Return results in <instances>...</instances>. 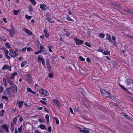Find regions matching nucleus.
<instances>
[{
  "label": "nucleus",
  "mask_w": 133,
  "mask_h": 133,
  "mask_svg": "<svg viewBox=\"0 0 133 133\" xmlns=\"http://www.w3.org/2000/svg\"><path fill=\"white\" fill-rule=\"evenodd\" d=\"M83 129L81 128H79V131L83 133H92L93 131L88 128H86L85 127L83 126Z\"/></svg>",
  "instance_id": "f257e3e1"
},
{
  "label": "nucleus",
  "mask_w": 133,
  "mask_h": 133,
  "mask_svg": "<svg viewBox=\"0 0 133 133\" xmlns=\"http://www.w3.org/2000/svg\"><path fill=\"white\" fill-rule=\"evenodd\" d=\"M25 77L26 78V81L29 83H31L32 81V76L29 74H26L25 75Z\"/></svg>",
  "instance_id": "f03ea898"
},
{
  "label": "nucleus",
  "mask_w": 133,
  "mask_h": 133,
  "mask_svg": "<svg viewBox=\"0 0 133 133\" xmlns=\"http://www.w3.org/2000/svg\"><path fill=\"white\" fill-rule=\"evenodd\" d=\"M39 91L40 94L43 95L47 96L49 94L48 92L45 89H40Z\"/></svg>",
  "instance_id": "7ed1b4c3"
},
{
  "label": "nucleus",
  "mask_w": 133,
  "mask_h": 133,
  "mask_svg": "<svg viewBox=\"0 0 133 133\" xmlns=\"http://www.w3.org/2000/svg\"><path fill=\"white\" fill-rule=\"evenodd\" d=\"M100 91L101 93L105 97H108L110 96L111 94L105 90L102 89L100 90Z\"/></svg>",
  "instance_id": "20e7f679"
},
{
  "label": "nucleus",
  "mask_w": 133,
  "mask_h": 133,
  "mask_svg": "<svg viewBox=\"0 0 133 133\" xmlns=\"http://www.w3.org/2000/svg\"><path fill=\"white\" fill-rule=\"evenodd\" d=\"M10 53L9 54V55L13 57H15L16 56V53L15 51L12 49H10Z\"/></svg>",
  "instance_id": "39448f33"
},
{
  "label": "nucleus",
  "mask_w": 133,
  "mask_h": 133,
  "mask_svg": "<svg viewBox=\"0 0 133 133\" xmlns=\"http://www.w3.org/2000/svg\"><path fill=\"white\" fill-rule=\"evenodd\" d=\"M5 77L8 82L11 85V86L12 88H13L14 86H16V85L14 84V82L12 81H11L10 79L9 78V77H7L6 76Z\"/></svg>",
  "instance_id": "423d86ee"
},
{
  "label": "nucleus",
  "mask_w": 133,
  "mask_h": 133,
  "mask_svg": "<svg viewBox=\"0 0 133 133\" xmlns=\"http://www.w3.org/2000/svg\"><path fill=\"white\" fill-rule=\"evenodd\" d=\"M9 31V32L10 35L11 37H12L16 33V31L14 27H12V29H10Z\"/></svg>",
  "instance_id": "0eeeda50"
},
{
  "label": "nucleus",
  "mask_w": 133,
  "mask_h": 133,
  "mask_svg": "<svg viewBox=\"0 0 133 133\" xmlns=\"http://www.w3.org/2000/svg\"><path fill=\"white\" fill-rule=\"evenodd\" d=\"M2 127L7 132H9V125L4 124L2 125Z\"/></svg>",
  "instance_id": "6e6552de"
},
{
  "label": "nucleus",
  "mask_w": 133,
  "mask_h": 133,
  "mask_svg": "<svg viewBox=\"0 0 133 133\" xmlns=\"http://www.w3.org/2000/svg\"><path fill=\"white\" fill-rule=\"evenodd\" d=\"M53 102L59 108L61 107V104L59 103L57 100L53 99Z\"/></svg>",
  "instance_id": "1a4fd4ad"
},
{
  "label": "nucleus",
  "mask_w": 133,
  "mask_h": 133,
  "mask_svg": "<svg viewBox=\"0 0 133 133\" xmlns=\"http://www.w3.org/2000/svg\"><path fill=\"white\" fill-rule=\"evenodd\" d=\"M75 41L76 44L77 45L81 44L82 43H83V42L82 40H80L78 39H75Z\"/></svg>",
  "instance_id": "9d476101"
},
{
  "label": "nucleus",
  "mask_w": 133,
  "mask_h": 133,
  "mask_svg": "<svg viewBox=\"0 0 133 133\" xmlns=\"http://www.w3.org/2000/svg\"><path fill=\"white\" fill-rule=\"evenodd\" d=\"M132 80L129 79H127L125 81V83L128 85L130 84L131 83V82H132Z\"/></svg>",
  "instance_id": "9b49d317"
},
{
  "label": "nucleus",
  "mask_w": 133,
  "mask_h": 133,
  "mask_svg": "<svg viewBox=\"0 0 133 133\" xmlns=\"http://www.w3.org/2000/svg\"><path fill=\"white\" fill-rule=\"evenodd\" d=\"M46 6V5L44 4H41L40 5L41 8L44 11H45L46 10V9L45 8Z\"/></svg>",
  "instance_id": "f8f14e48"
},
{
  "label": "nucleus",
  "mask_w": 133,
  "mask_h": 133,
  "mask_svg": "<svg viewBox=\"0 0 133 133\" xmlns=\"http://www.w3.org/2000/svg\"><path fill=\"white\" fill-rule=\"evenodd\" d=\"M106 38H107V39L111 43L112 42V41L111 39V36L109 34H107Z\"/></svg>",
  "instance_id": "ddd939ff"
},
{
  "label": "nucleus",
  "mask_w": 133,
  "mask_h": 133,
  "mask_svg": "<svg viewBox=\"0 0 133 133\" xmlns=\"http://www.w3.org/2000/svg\"><path fill=\"white\" fill-rule=\"evenodd\" d=\"M24 31L28 35H31L32 34V32L27 29H24Z\"/></svg>",
  "instance_id": "4468645a"
},
{
  "label": "nucleus",
  "mask_w": 133,
  "mask_h": 133,
  "mask_svg": "<svg viewBox=\"0 0 133 133\" xmlns=\"http://www.w3.org/2000/svg\"><path fill=\"white\" fill-rule=\"evenodd\" d=\"M110 95V96L109 97H110L112 99L115 101L117 102V101L118 100V99H116V98L113 95L111 94Z\"/></svg>",
  "instance_id": "2eb2a0df"
},
{
  "label": "nucleus",
  "mask_w": 133,
  "mask_h": 133,
  "mask_svg": "<svg viewBox=\"0 0 133 133\" xmlns=\"http://www.w3.org/2000/svg\"><path fill=\"white\" fill-rule=\"evenodd\" d=\"M9 68V66L7 64L4 65L2 67V69L3 70L5 69L7 70Z\"/></svg>",
  "instance_id": "dca6fc26"
},
{
  "label": "nucleus",
  "mask_w": 133,
  "mask_h": 133,
  "mask_svg": "<svg viewBox=\"0 0 133 133\" xmlns=\"http://www.w3.org/2000/svg\"><path fill=\"white\" fill-rule=\"evenodd\" d=\"M6 90L4 91V95H9L10 94V92L9 90L8 89H6Z\"/></svg>",
  "instance_id": "f3484780"
},
{
  "label": "nucleus",
  "mask_w": 133,
  "mask_h": 133,
  "mask_svg": "<svg viewBox=\"0 0 133 133\" xmlns=\"http://www.w3.org/2000/svg\"><path fill=\"white\" fill-rule=\"evenodd\" d=\"M43 32L45 34L46 37L47 38H48L49 35V34L48 33L47 31L46 30H44Z\"/></svg>",
  "instance_id": "a211bd4d"
},
{
  "label": "nucleus",
  "mask_w": 133,
  "mask_h": 133,
  "mask_svg": "<svg viewBox=\"0 0 133 133\" xmlns=\"http://www.w3.org/2000/svg\"><path fill=\"white\" fill-rule=\"evenodd\" d=\"M103 54L106 55L108 54L109 55H110V52L108 50H105Z\"/></svg>",
  "instance_id": "6ab92c4d"
},
{
  "label": "nucleus",
  "mask_w": 133,
  "mask_h": 133,
  "mask_svg": "<svg viewBox=\"0 0 133 133\" xmlns=\"http://www.w3.org/2000/svg\"><path fill=\"white\" fill-rule=\"evenodd\" d=\"M23 101H20L19 102L18 104V107L19 108H21L22 107V105L23 103Z\"/></svg>",
  "instance_id": "aec40b11"
},
{
  "label": "nucleus",
  "mask_w": 133,
  "mask_h": 133,
  "mask_svg": "<svg viewBox=\"0 0 133 133\" xmlns=\"http://www.w3.org/2000/svg\"><path fill=\"white\" fill-rule=\"evenodd\" d=\"M14 126L12 122H11L10 130L11 132H12L14 131Z\"/></svg>",
  "instance_id": "412c9836"
},
{
  "label": "nucleus",
  "mask_w": 133,
  "mask_h": 133,
  "mask_svg": "<svg viewBox=\"0 0 133 133\" xmlns=\"http://www.w3.org/2000/svg\"><path fill=\"white\" fill-rule=\"evenodd\" d=\"M27 64V62L26 61H24L23 62H22L21 63V66L22 67H23Z\"/></svg>",
  "instance_id": "4be33fe9"
},
{
  "label": "nucleus",
  "mask_w": 133,
  "mask_h": 133,
  "mask_svg": "<svg viewBox=\"0 0 133 133\" xmlns=\"http://www.w3.org/2000/svg\"><path fill=\"white\" fill-rule=\"evenodd\" d=\"M40 51L41 52H42L43 51H44L45 50V48H44V46H41L40 47Z\"/></svg>",
  "instance_id": "5701e85b"
},
{
  "label": "nucleus",
  "mask_w": 133,
  "mask_h": 133,
  "mask_svg": "<svg viewBox=\"0 0 133 133\" xmlns=\"http://www.w3.org/2000/svg\"><path fill=\"white\" fill-rule=\"evenodd\" d=\"M39 127L40 128L42 129L45 130L46 129V127L45 125L43 124L40 125H39Z\"/></svg>",
  "instance_id": "b1692460"
},
{
  "label": "nucleus",
  "mask_w": 133,
  "mask_h": 133,
  "mask_svg": "<svg viewBox=\"0 0 133 133\" xmlns=\"http://www.w3.org/2000/svg\"><path fill=\"white\" fill-rule=\"evenodd\" d=\"M33 9L31 5H29V11L30 12L33 11Z\"/></svg>",
  "instance_id": "393cba45"
},
{
  "label": "nucleus",
  "mask_w": 133,
  "mask_h": 133,
  "mask_svg": "<svg viewBox=\"0 0 133 133\" xmlns=\"http://www.w3.org/2000/svg\"><path fill=\"white\" fill-rule=\"evenodd\" d=\"M105 36V34L103 33H100L98 35L99 37L101 38H104Z\"/></svg>",
  "instance_id": "a878e982"
},
{
  "label": "nucleus",
  "mask_w": 133,
  "mask_h": 133,
  "mask_svg": "<svg viewBox=\"0 0 133 133\" xmlns=\"http://www.w3.org/2000/svg\"><path fill=\"white\" fill-rule=\"evenodd\" d=\"M5 45L6 47L8 48H11V47L10 46V45L9 43L7 42H5Z\"/></svg>",
  "instance_id": "bb28decb"
},
{
  "label": "nucleus",
  "mask_w": 133,
  "mask_h": 133,
  "mask_svg": "<svg viewBox=\"0 0 133 133\" xmlns=\"http://www.w3.org/2000/svg\"><path fill=\"white\" fill-rule=\"evenodd\" d=\"M46 64L47 65V66L48 68L49 67H50V68H51V67L50 66L49 59H46Z\"/></svg>",
  "instance_id": "cd10ccee"
},
{
  "label": "nucleus",
  "mask_w": 133,
  "mask_h": 133,
  "mask_svg": "<svg viewBox=\"0 0 133 133\" xmlns=\"http://www.w3.org/2000/svg\"><path fill=\"white\" fill-rule=\"evenodd\" d=\"M41 56L40 55H39L38 56V60L39 61H42L44 60V59L42 57H41Z\"/></svg>",
  "instance_id": "c85d7f7f"
},
{
  "label": "nucleus",
  "mask_w": 133,
  "mask_h": 133,
  "mask_svg": "<svg viewBox=\"0 0 133 133\" xmlns=\"http://www.w3.org/2000/svg\"><path fill=\"white\" fill-rule=\"evenodd\" d=\"M4 110H2L1 111H0V115L1 117L3 116L4 114Z\"/></svg>",
  "instance_id": "c756f323"
},
{
  "label": "nucleus",
  "mask_w": 133,
  "mask_h": 133,
  "mask_svg": "<svg viewBox=\"0 0 133 133\" xmlns=\"http://www.w3.org/2000/svg\"><path fill=\"white\" fill-rule=\"evenodd\" d=\"M17 121V117H14L13 120V122L14 123V124L15 125L16 124Z\"/></svg>",
  "instance_id": "7c9ffc66"
},
{
  "label": "nucleus",
  "mask_w": 133,
  "mask_h": 133,
  "mask_svg": "<svg viewBox=\"0 0 133 133\" xmlns=\"http://www.w3.org/2000/svg\"><path fill=\"white\" fill-rule=\"evenodd\" d=\"M30 1L31 2L33 6H35V5L36 4V2L35 0H31Z\"/></svg>",
  "instance_id": "2f4dec72"
},
{
  "label": "nucleus",
  "mask_w": 133,
  "mask_h": 133,
  "mask_svg": "<svg viewBox=\"0 0 133 133\" xmlns=\"http://www.w3.org/2000/svg\"><path fill=\"white\" fill-rule=\"evenodd\" d=\"M25 18L28 19H31L32 16H28L26 15H25Z\"/></svg>",
  "instance_id": "473e14b6"
},
{
  "label": "nucleus",
  "mask_w": 133,
  "mask_h": 133,
  "mask_svg": "<svg viewBox=\"0 0 133 133\" xmlns=\"http://www.w3.org/2000/svg\"><path fill=\"white\" fill-rule=\"evenodd\" d=\"M45 118L46 119L47 122H49V116L48 115L46 114L45 116Z\"/></svg>",
  "instance_id": "72a5a7b5"
},
{
  "label": "nucleus",
  "mask_w": 133,
  "mask_h": 133,
  "mask_svg": "<svg viewBox=\"0 0 133 133\" xmlns=\"http://www.w3.org/2000/svg\"><path fill=\"white\" fill-rule=\"evenodd\" d=\"M14 90L13 91V92L14 93H16L17 91V88L16 86H14Z\"/></svg>",
  "instance_id": "f704fd0d"
},
{
  "label": "nucleus",
  "mask_w": 133,
  "mask_h": 133,
  "mask_svg": "<svg viewBox=\"0 0 133 133\" xmlns=\"http://www.w3.org/2000/svg\"><path fill=\"white\" fill-rule=\"evenodd\" d=\"M2 98L3 99H6L7 101H8L9 100V99L8 97L6 96H2Z\"/></svg>",
  "instance_id": "c9c22d12"
},
{
  "label": "nucleus",
  "mask_w": 133,
  "mask_h": 133,
  "mask_svg": "<svg viewBox=\"0 0 133 133\" xmlns=\"http://www.w3.org/2000/svg\"><path fill=\"white\" fill-rule=\"evenodd\" d=\"M128 12L133 15V9H128Z\"/></svg>",
  "instance_id": "e433bc0d"
},
{
  "label": "nucleus",
  "mask_w": 133,
  "mask_h": 133,
  "mask_svg": "<svg viewBox=\"0 0 133 133\" xmlns=\"http://www.w3.org/2000/svg\"><path fill=\"white\" fill-rule=\"evenodd\" d=\"M79 59L81 61H83L85 60V59L82 56H80L79 57Z\"/></svg>",
  "instance_id": "4c0bfd02"
},
{
  "label": "nucleus",
  "mask_w": 133,
  "mask_h": 133,
  "mask_svg": "<svg viewBox=\"0 0 133 133\" xmlns=\"http://www.w3.org/2000/svg\"><path fill=\"white\" fill-rule=\"evenodd\" d=\"M22 125H21L20 127L18 128V131L19 132H21L22 131Z\"/></svg>",
  "instance_id": "58836bf2"
},
{
  "label": "nucleus",
  "mask_w": 133,
  "mask_h": 133,
  "mask_svg": "<svg viewBox=\"0 0 133 133\" xmlns=\"http://www.w3.org/2000/svg\"><path fill=\"white\" fill-rule=\"evenodd\" d=\"M46 19H47L49 22L50 23H53L54 22V21H51V18H46Z\"/></svg>",
  "instance_id": "ea45409f"
},
{
  "label": "nucleus",
  "mask_w": 133,
  "mask_h": 133,
  "mask_svg": "<svg viewBox=\"0 0 133 133\" xmlns=\"http://www.w3.org/2000/svg\"><path fill=\"white\" fill-rule=\"evenodd\" d=\"M54 119L56 121V123L58 125L59 124V121L57 118L56 117H55Z\"/></svg>",
  "instance_id": "a19ab883"
},
{
  "label": "nucleus",
  "mask_w": 133,
  "mask_h": 133,
  "mask_svg": "<svg viewBox=\"0 0 133 133\" xmlns=\"http://www.w3.org/2000/svg\"><path fill=\"white\" fill-rule=\"evenodd\" d=\"M112 65L115 68L117 67L116 65V62L114 61L112 63Z\"/></svg>",
  "instance_id": "79ce46f5"
},
{
  "label": "nucleus",
  "mask_w": 133,
  "mask_h": 133,
  "mask_svg": "<svg viewBox=\"0 0 133 133\" xmlns=\"http://www.w3.org/2000/svg\"><path fill=\"white\" fill-rule=\"evenodd\" d=\"M39 101L42 103L43 105H47V103L46 102H44V101L42 100H40Z\"/></svg>",
  "instance_id": "37998d69"
},
{
  "label": "nucleus",
  "mask_w": 133,
  "mask_h": 133,
  "mask_svg": "<svg viewBox=\"0 0 133 133\" xmlns=\"http://www.w3.org/2000/svg\"><path fill=\"white\" fill-rule=\"evenodd\" d=\"M92 81L94 83H95L96 82V79L95 77H92Z\"/></svg>",
  "instance_id": "c03bdc74"
},
{
  "label": "nucleus",
  "mask_w": 133,
  "mask_h": 133,
  "mask_svg": "<svg viewBox=\"0 0 133 133\" xmlns=\"http://www.w3.org/2000/svg\"><path fill=\"white\" fill-rule=\"evenodd\" d=\"M4 52L5 54V55H8V51L6 49H5V50H4Z\"/></svg>",
  "instance_id": "a18cd8bd"
},
{
  "label": "nucleus",
  "mask_w": 133,
  "mask_h": 133,
  "mask_svg": "<svg viewBox=\"0 0 133 133\" xmlns=\"http://www.w3.org/2000/svg\"><path fill=\"white\" fill-rule=\"evenodd\" d=\"M85 45H86L88 46L89 47H90L91 46V45L89 43L87 42H85Z\"/></svg>",
  "instance_id": "49530a36"
},
{
  "label": "nucleus",
  "mask_w": 133,
  "mask_h": 133,
  "mask_svg": "<svg viewBox=\"0 0 133 133\" xmlns=\"http://www.w3.org/2000/svg\"><path fill=\"white\" fill-rule=\"evenodd\" d=\"M48 76L50 78H52L54 76L53 74L50 73L49 74Z\"/></svg>",
  "instance_id": "de8ad7c7"
},
{
  "label": "nucleus",
  "mask_w": 133,
  "mask_h": 133,
  "mask_svg": "<svg viewBox=\"0 0 133 133\" xmlns=\"http://www.w3.org/2000/svg\"><path fill=\"white\" fill-rule=\"evenodd\" d=\"M4 88L2 86L0 87V93H2L3 92Z\"/></svg>",
  "instance_id": "09e8293b"
},
{
  "label": "nucleus",
  "mask_w": 133,
  "mask_h": 133,
  "mask_svg": "<svg viewBox=\"0 0 133 133\" xmlns=\"http://www.w3.org/2000/svg\"><path fill=\"white\" fill-rule=\"evenodd\" d=\"M66 18L67 20L69 21H72V19L70 18L69 17V16H68L66 17Z\"/></svg>",
  "instance_id": "8fccbe9b"
},
{
  "label": "nucleus",
  "mask_w": 133,
  "mask_h": 133,
  "mask_svg": "<svg viewBox=\"0 0 133 133\" xmlns=\"http://www.w3.org/2000/svg\"><path fill=\"white\" fill-rule=\"evenodd\" d=\"M14 15H17L18 14V12L16 10H15L14 11Z\"/></svg>",
  "instance_id": "3c124183"
},
{
  "label": "nucleus",
  "mask_w": 133,
  "mask_h": 133,
  "mask_svg": "<svg viewBox=\"0 0 133 133\" xmlns=\"http://www.w3.org/2000/svg\"><path fill=\"white\" fill-rule=\"evenodd\" d=\"M87 61L88 63H90L91 62V61L89 57H87Z\"/></svg>",
  "instance_id": "603ef678"
},
{
  "label": "nucleus",
  "mask_w": 133,
  "mask_h": 133,
  "mask_svg": "<svg viewBox=\"0 0 133 133\" xmlns=\"http://www.w3.org/2000/svg\"><path fill=\"white\" fill-rule=\"evenodd\" d=\"M124 116L125 118H127L128 119H129V117H131L130 116H128L126 114H124Z\"/></svg>",
  "instance_id": "864d4df0"
},
{
  "label": "nucleus",
  "mask_w": 133,
  "mask_h": 133,
  "mask_svg": "<svg viewBox=\"0 0 133 133\" xmlns=\"http://www.w3.org/2000/svg\"><path fill=\"white\" fill-rule=\"evenodd\" d=\"M27 91L28 92H31V89L29 88H28L27 89Z\"/></svg>",
  "instance_id": "5fc2aeb1"
},
{
  "label": "nucleus",
  "mask_w": 133,
  "mask_h": 133,
  "mask_svg": "<svg viewBox=\"0 0 133 133\" xmlns=\"http://www.w3.org/2000/svg\"><path fill=\"white\" fill-rule=\"evenodd\" d=\"M37 47H39L40 46H41V45L40 43L38 41L37 43Z\"/></svg>",
  "instance_id": "6e6d98bb"
},
{
  "label": "nucleus",
  "mask_w": 133,
  "mask_h": 133,
  "mask_svg": "<svg viewBox=\"0 0 133 133\" xmlns=\"http://www.w3.org/2000/svg\"><path fill=\"white\" fill-rule=\"evenodd\" d=\"M119 85L123 89L125 90H126V89L123 85H121V84H119Z\"/></svg>",
  "instance_id": "4d7b16f0"
},
{
  "label": "nucleus",
  "mask_w": 133,
  "mask_h": 133,
  "mask_svg": "<svg viewBox=\"0 0 133 133\" xmlns=\"http://www.w3.org/2000/svg\"><path fill=\"white\" fill-rule=\"evenodd\" d=\"M69 110L70 111V112L71 113L73 114H74V113H73V111L72 109V108L71 107H70L69 108Z\"/></svg>",
  "instance_id": "13d9d810"
},
{
  "label": "nucleus",
  "mask_w": 133,
  "mask_h": 133,
  "mask_svg": "<svg viewBox=\"0 0 133 133\" xmlns=\"http://www.w3.org/2000/svg\"><path fill=\"white\" fill-rule=\"evenodd\" d=\"M99 51V52H102L103 53L104 52V50L103 49H102L101 48H100L99 50H98Z\"/></svg>",
  "instance_id": "bf43d9fd"
},
{
  "label": "nucleus",
  "mask_w": 133,
  "mask_h": 133,
  "mask_svg": "<svg viewBox=\"0 0 133 133\" xmlns=\"http://www.w3.org/2000/svg\"><path fill=\"white\" fill-rule=\"evenodd\" d=\"M48 130L49 132H51V126H49L48 128Z\"/></svg>",
  "instance_id": "052dcab7"
},
{
  "label": "nucleus",
  "mask_w": 133,
  "mask_h": 133,
  "mask_svg": "<svg viewBox=\"0 0 133 133\" xmlns=\"http://www.w3.org/2000/svg\"><path fill=\"white\" fill-rule=\"evenodd\" d=\"M112 42L114 45L115 46H116V40L113 41Z\"/></svg>",
  "instance_id": "680f3d73"
},
{
  "label": "nucleus",
  "mask_w": 133,
  "mask_h": 133,
  "mask_svg": "<svg viewBox=\"0 0 133 133\" xmlns=\"http://www.w3.org/2000/svg\"><path fill=\"white\" fill-rule=\"evenodd\" d=\"M26 47L22 49L21 51L23 52H24L26 51Z\"/></svg>",
  "instance_id": "e2e57ef3"
},
{
  "label": "nucleus",
  "mask_w": 133,
  "mask_h": 133,
  "mask_svg": "<svg viewBox=\"0 0 133 133\" xmlns=\"http://www.w3.org/2000/svg\"><path fill=\"white\" fill-rule=\"evenodd\" d=\"M49 48V50L50 52H51L52 51V50H51V48H52V47L51 46H48Z\"/></svg>",
  "instance_id": "0e129e2a"
},
{
  "label": "nucleus",
  "mask_w": 133,
  "mask_h": 133,
  "mask_svg": "<svg viewBox=\"0 0 133 133\" xmlns=\"http://www.w3.org/2000/svg\"><path fill=\"white\" fill-rule=\"evenodd\" d=\"M6 78H4L3 79V81L4 82V83H7L6 82Z\"/></svg>",
  "instance_id": "69168bd1"
},
{
  "label": "nucleus",
  "mask_w": 133,
  "mask_h": 133,
  "mask_svg": "<svg viewBox=\"0 0 133 133\" xmlns=\"http://www.w3.org/2000/svg\"><path fill=\"white\" fill-rule=\"evenodd\" d=\"M66 35L67 36H68L70 35V34L68 31H66Z\"/></svg>",
  "instance_id": "338daca9"
},
{
  "label": "nucleus",
  "mask_w": 133,
  "mask_h": 133,
  "mask_svg": "<svg viewBox=\"0 0 133 133\" xmlns=\"http://www.w3.org/2000/svg\"><path fill=\"white\" fill-rule=\"evenodd\" d=\"M41 52L40 50L38 51H37L35 52V54L36 55H37L39 54Z\"/></svg>",
  "instance_id": "774afa93"
}]
</instances>
